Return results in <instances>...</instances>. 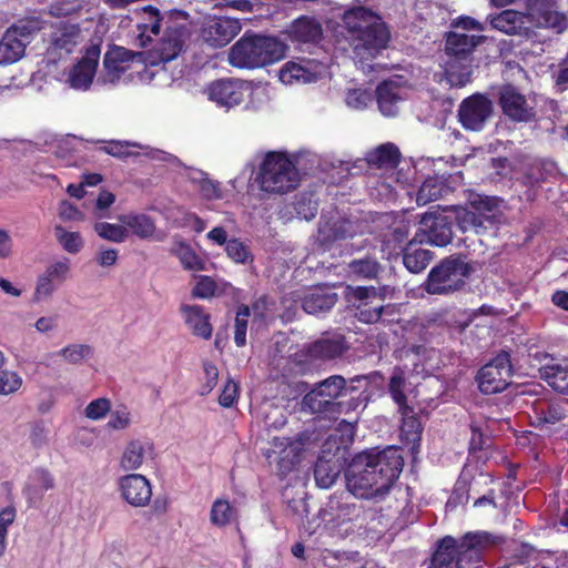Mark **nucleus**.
<instances>
[{
	"label": "nucleus",
	"instance_id": "f257e3e1",
	"mask_svg": "<svg viewBox=\"0 0 568 568\" xmlns=\"http://www.w3.org/2000/svg\"><path fill=\"white\" fill-rule=\"evenodd\" d=\"M404 458L399 448L388 446L356 454L345 469V481L349 493L357 498H384L399 477Z\"/></svg>",
	"mask_w": 568,
	"mask_h": 568
},
{
	"label": "nucleus",
	"instance_id": "f03ea898",
	"mask_svg": "<svg viewBox=\"0 0 568 568\" xmlns=\"http://www.w3.org/2000/svg\"><path fill=\"white\" fill-rule=\"evenodd\" d=\"M344 37L361 62L376 58L387 48L390 32L382 18L365 7H354L343 14Z\"/></svg>",
	"mask_w": 568,
	"mask_h": 568
},
{
	"label": "nucleus",
	"instance_id": "7ed1b4c3",
	"mask_svg": "<svg viewBox=\"0 0 568 568\" xmlns=\"http://www.w3.org/2000/svg\"><path fill=\"white\" fill-rule=\"evenodd\" d=\"M365 379L366 377L363 375H356L348 381L342 375H331L316 383L305 394L302 399V409L322 418L337 419L341 415L338 409L343 407L338 399L358 389L357 386H353V383H359Z\"/></svg>",
	"mask_w": 568,
	"mask_h": 568
},
{
	"label": "nucleus",
	"instance_id": "20e7f679",
	"mask_svg": "<svg viewBox=\"0 0 568 568\" xmlns=\"http://www.w3.org/2000/svg\"><path fill=\"white\" fill-rule=\"evenodd\" d=\"M286 48L276 37L246 32L232 45L229 61L235 68L257 69L282 60Z\"/></svg>",
	"mask_w": 568,
	"mask_h": 568
},
{
	"label": "nucleus",
	"instance_id": "39448f33",
	"mask_svg": "<svg viewBox=\"0 0 568 568\" xmlns=\"http://www.w3.org/2000/svg\"><path fill=\"white\" fill-rule=\"evenodd\" d=\"M254 182L267 194H286L295 190L301 175L287 152L268 151L258 165Z\"/></svg>",
	"mask_w": 568,
	"mask_h": 568
},
{
	"label": "nucleus",
	"instance_id": "423d86ee",
	"mask_svg": "<svg viewBox=\"0 0 568 568\" xmlns=\"http://www.w3.org/2000/svg\"><path fill=\"white\" fill-rule=\"evenodd\" d=\"M351 298L356 311V317L364 324H390L398 321V307L385 304V296L375 286H356L351 291Z\"/></svg>",
	"mask_w": 568,
	"mask_h": 568
},
{
	"label": "nucleus",
	"instance_id": "0eeeda50",
	"mask_svg": "<svg viewBox=\"0 0 568 568\" xmlns=\"http://www.w3.org/2000/svg\"><path fill=\"white\" fill-rule=\"evenodd\" d=\"M423 288L430 295H448L462 290V254L447 256L435 265Z\"/></svg>",
	"mask_w": 568,
	"mask_h": 568
},
{
	"label": "nucleus",
	"instance_id": "6e6552de",
	"mask_svg": "<svg viewBox=\"0 0 568 568\" xmlns=\"http://www.w3.org/2000/svg\"><path fill=\"white\" fill-rule=\"evenodd\" d=\"M496 102L503 115L514 123H531L537 120L535 104L513 83L497 88Z\"/></svg>",
	"mask_w": 568,
	"mask_h": 568
},
{
	"label": "nucleus",
	"instance_id": "1a4fd4ad",
	"mask_svg": "<svg viewBox=\"0 0 568 568\" xmlns=\"http://www.w3.org/2000/svg\"><path fill=\"white\" fill-rule=\"evenodd\" d=\"M346 448L328 438L322 446L321 454L314 465V478L318 487L329 488L345 469Z\"/></svg>",
	"mask_w": 568,
	"mask_h": 568
},
{
	"label": "nucleus",
	"instance_id": "9d476101",
	"mask_svg": "<svg viewBox=\"0 0 568 568\" xmlns=\"http://www.w3.org/2000/svg\"><path fill=\"white\" fill-rule=\"evenodd\" d=\"M513 377L510 355L500 351L489 363L484 365L476 375L479 390L486 395L504 392Z\"/></svg>",
	"mask_w": 568,
	"mask_h": 568
},
{
	"label": "nucleus",
	"instance_id": "9b49d317",
	"mask_svg": "<svg viewBox=\"0 0 568 568\" xmlns=\"http://www.w3.org/2000/svg\"><path fill=\"white\" fill-rule=\"evenodd\" d=\"M283 34L296 50L311 51L324 40V28L316 17L302 14L292 20Z\"/></svg>",
	"mask_w": 568,
	"mask_h": 568
},
{
	"label": "nucleus",
	"instance_id": "f8f14e48",
	"mask_svg": "<svg viewBox=\"0 0 568 568\" xmlns=\"http://www.w3.org/2000/svg\"><path fill=\"white\" fill-rule=\"evenodd\" d=\"M270 444L271 448L266 450L265 457L270 464H275L280 479H284L301 463L303 443L285 437H273Z\"/></svg>",
	"mask_w": 568,
	"mask_h": 568
},
{
	"label": "nucleus",
	"instance_id": "ddd939ff",
	"mask_svg": "<svg viewBox=\"0 0 568 568\" xmlns=\"http://www.w3.org/2000/svg\"><path fill=\"white\" fill-rule=\"evenodd\" d=\"M183 21L170 16L165 21V30L163 37L152 48L151 55L158 59V62H169L175 59L183 49L185 39L189 36V28Z\"/></svg>",
	"mask_w": 568,
	"mask_h": 568
},
{
	"label": "nucleus",
	"instance_id": "4468645a",
	"mask_svg": "<svg viewBox=\"0 0 568 568\" xmlns=\"http://www.w3.org/2000/svg\"><path fill=\"white\" fill-rule=\"evenodd\" d=\"M444 55L443 71L434 74L435 81L447 88L462 87V34H446Z\"/></svg>",
	"mask_w": 568,
	"mask_h": 568
},
{
	"label": "nucleus",
	"instance_id": "2eb2a0df",
	"mask_svg": "<svg viewBox=\"0 0 568 568\" xmlns=\"http://www.w3.org/2000/svg\"><path fill=\"white\" fill-rule=\"evenodd\" d=\"M417 241L435 246H446L453 239V222L440 213L427 212L420 219Z\"/></svg>",
	"mask_w": 568,
	"mask_h": 568
},
{
	"label": "nucleus",
	"instance_id": "dca6fc26",
	"mask_svg": "<svg viewBox=\"0 0 568 568\" xmlns=\"http://www.w3.org/2000/svg\"><path fill=\"white\" fill-rule=\"evenodd\" d=\"M348 349L347 341L341 333H323L317 339L306 344L301 355L311 361H333Z\"/></svg>",
	"mask_w": 568,
	"mask_h": 568
},
{
	"label": "nucleus",
	"instance_id": "f3484780",
	"mask_svg": "<svg viewBox=\"0 0 568 568\" xmlns=\"http://www.w3.org/2000/svg\"><path fill=\"white\" fill-rule=\"evenodd\" d=\"M119 490L123 500L132 507H145L152 497L149 479L141 474H128L119 479Z\"/></svg>",
	"mask_w": 568,
	"mask_h": 568
},
{
	"label": "nucleus",
	"instance_id": "a211bd4d",
	"mask_svg": "<svg viewBox=\"0 0 568 568\" xmlns=\"http://www.w3.org/2000/svg\"><path fill=\"white\" fill-rule=\"evenodd\" d=\"M499 542V537L488 531H468L464 534V564L468 568H480L486 551Z\"/></svg>",
	"mask_w": 568,
	"mask_h": 568
},
{
	"label": "nucleus",
	"instance_id": "6ab92c4d",
	"mask_svg": "<svg viewBox=\"0 0 568 568\" xmlns=\"http://www.w3.org/2000/svg\"><path fill=\"white\" fill-rule=\"evenodd\" d=\"M529 16L537 28L552 29L558 33L567 28V18L557 10L554 0H535L529 6Z\"/></svg>",
	"mask_w": 568,
	"mask_h": 568
},
{
	"label": "nucleus",
	"instance_id": "aec40b11",
	"mask_svg": "<svg viewBox=\"0 0 568 568\" xmlns=\"http://www.w3.org/2000/svg\"><path fill=\"white\" fill-rule=\"evenodd\" d=\"M241 31L239 20L220 17L210 20L202 30L204 41L214 48L229 44Z\"/></svg>",
	"mask_w": 568,
	"mask_h": 568
},
{
	"label": "nucleus",
	"instance_id": "412c9836",
	"mask_svg": "<svg viewBox=\"0 0 568 568\" xmlns=\"http://www.w3.org/2000/svg\"><path fill=\"white\" fill-rule=\"evenodd\" d=\"M206 93L211 101L226 109L241 104L244 99L242 83L230 79H220L212 82L207 87Z\"/></svg>",
	"mask_w": 568,
	"mask_h": 568
},
{
	"label": "nucleus",
	"instance_id": "4be33fe9",
	"mask_svg": "<svg viewBox=\"0 0 568 568\" xmlns=\"http://www.w3.org/2000/svg\"><path fill=\"white\" fill-rule=\"evenodd\" d=\"M493 112L491 101L483 94L464 99V129L478 131Z\"/></svg>",
	"mask_w": 568,
	"mask_h": 568
},
{
	"label": "nucleus",
	"instance_id": "5701e85b",
	"mask_svg": "<svg viewBox=\"0 0 568 568\" xmlns=\"http://www.w3.org/2000/svg\"><path fill=\"white\" fill-rule=\"evenodd\" d=\"M100 58V48L91 47L85 55L72 68L69 74L70 85L74 89L87 90L95 75Z\"/></svg>",
	"mask_w": 568,
	"mask_h": 568
},
{
	"label": "nucleus",
	"instance_id": "b1692460",
	"mask_svg": "<svg viewBox=\"0 0 568 568\" xmlns=\"http://www.w3.org/2000/svg\"><path fill=\"white\" fill-rule=\"evenodd\" d=\"M180 313L184 318V323L191 333L205 341L212 337L213 326L211 324V314L207 313L204 306L199 304H182Z\"/></svg>",
	"mask_w": 568,
	"mask_h": 568
},
{
	"label": "nucleus",
	"instance_id": "393cba45",
	"mask_svg": "<svg viewBox=\"0 0 568 568\" xmlns=\"http://www.w3.org/2000/svg\"><path fill=\"white\" fill-rule=\"evenodd\" d=\"M462 550L452 536L437 540L429 559L428 568H459Z\"/></svg>",
	"mask_w": 568,
	"mask_h": 568
},
{
	"label": "nucleus",
	"instance_id": "a878e982",
	"mask_svg": "<svg viewBox=\"0 0 568 568\" xmlns=\"http://www.w3.org/2000/svg\"><path fill=\"white\" fill-rule=\"evenodd\" d=\"M426 242L417 241V234L406 243L402 250V261L405 268L412 274L424 272L434 258V252L423 248L420 245Z\"/></svg>",
	"mask_w": 568,
	"mask_h": 568
},
{
	"label": "nucleus",
	"instance_id": "bb28decb",
	"mask_svg": "<svg viewBox=\"0 0 568 568\" xmlns=\"http://www.w3.org/2000/svg\"><path fill=\"white\" fill-rule=\"evenodd\" d=\"M163 17L156 7L145 6L140 13V21L136 23L138 40L141 48H148L152 42V36L161 32Z\"/></svg>",
	"mask_w": 568,
	"mask_h": 568
},
{
	"label": "nucleus",
	"instance_id": "cd10ccee",
	"mask_svg": "<svg viewBox=\"0 0 568 568\" xmlns=\"http://www.w3.org/2000/svg\"><path fill=\"white\" fill-rule=\"evenodd\" d=\"M501 202L503 200L498 196H488L469 192L467 203L473 212H469L464 207V223L473 221L475 214L486 219L495 216V213L499 210Z\"/></svg>",
	"mask_w": 568,
	"mask_h": 568
},
{
	"label": "nucleus",
	"instance_id": "c85d7f7f",
	"mask_svg": "<svg viewBox=\"0 0 568 568\" xmlns=\"http://www.w3.org/2000/svg\"><path fill=\"white\" fill-rule=\"evenodd\" d=\"M336 302V293L317 287L304 295L302 307L308 314L318 315L332 310Z\"/></svg>",
	"mask_w": 568,
	"mask_h": 568
},
{
	"label": "nucleus",
	"instance_id": "c756f323",
	"mask_svg": "<svg viewBox=\"0 0 568 568\" xmlns=\"http://www.w3.org/2000/svg\"><path fill=\"white\" fill-rule=\"evenodd\" d=\"M452 192L453 189L444 176H428L418 189L416 202L418 205H426L448 195Z\"/></svg>",
	"mask_w": 568,
	"mask_h": 568
},
{
	"label": "nucleus",
	"instance_id": "7c9ffc66",
	"mask_svg": "<svg viewBox=\"0 0 568 568\" xmlns=\"http://www.w3.org/2000/svg\"><path fill=\"white\" fill-rule=\"evenodd\" d=\"M566 400H538L532 406L537 425H554L566 417Z\"/></svg>",
	"mask_w": 568,
	"mask_h": 568
},
{
	"label": "nucleus",
	"instance_id": "2f4dec72",
	"mask_svg": "<svg viewBox=\"0 0 568 568\" xmlns=\"http://www.w3.org/2000/svg\"><path fill=\"white\" fill-rule=\"evenodd\" d=\"M135 54L123 47L112 45L103 58V67L109 77L119 79L125 72L128 63L133 61Z\"/></svg>",
	"mask_w": 568,
	"mask_h": 568
},
{
	"label": "nucleus",
	"instance_id": "473e14b6",
	"mask_svg": "<svg viewBox=\"0 0 568 568\" xmlns=\"http://www.w3.org/2000/svg\"><path fill=\"white\" fill-rule=\"evenodd\" d=\"M311 65V61H288L280 71V80L285 84L315 82L318 75L312 70Z\"/></svg>",
	"mask_w": 568,
	"mask_h": 568
},
{
	"label": "nucleus",
	"instance_id": "72a5a7b5",
	"mask_svg": "<svg viewBox=\"0 0 568 568\" xmlns=\"http://www.w3.org/2000/svg\"><path fill=\"white\" fill-rule=\"evenodd\" d=\"M376 100L381 112L386 116H394L398 112V85L393 81H383L376 88Z\"/></svg>",
	"mask_w": 568,
	"mask_h": 568
},
{
	"label": "nucleus",
	"instance_id": "f704fd0d",
	"mask_svg": "<svg viewBox=\"0 0 568 568\" xmlns=\"http://www.w3.org/2000/svg\"><path fill=\"white\" fill-rule=\"evenodd\" d=\"M541 378L557 393L568 395V364H547L539 369Z\"/></svg>",
	"mask_w": 568,
	"mask_h": 568
},
{
	"label": "nucleus",
	"instance_id": "c9c22d12",
	"mask_svg": "<svg viewBox=\"0 0 568 568\" xmlns=\"http://www.w3.org/2000/svg\"><path fill=\"white\" fill-rule=\"evenodd\" d=\"M383 267L374 256L366 255L362 258H354L347 264L349 276L358 280H377Z\"/></svg>",
	"mask_w": 568,
	"mask_h": 568
},
{
	"label": "nucleus",
	"instance_id": "e433bc0d",
	"mask_svg": "<svg viewBox=\"0 0 568 568\" xmlns=\"http://www.w3.org/2000/svg\"><path fill=\"white\" fill-rule=\"evenodd\" d=\"M27 45L21 39L16 38L10 31H6L0 40V65L11 64L20 60Z\"/></svg>",
	"mask_w": 568,
	"mask_h": 568
},
{
	"label": "nucleus",
	"instance_id": "4c0bfd02",
	"mask_svg": "<svg viewBox=\"0 0 568 568\" xmlns=\"http://www.w3.org/2000/svg\"><path fill=\"white\" fill-rule=\"evenodd\" d=\"M367 162L377 168H396L400 162V152L395 144L385 143L367 154Z\"/></svg>",
	"mask_w": 568,
	"mask_h": 568
},
{
	"label": "nucleus",
	"instance_id": "58836bf2",
	"mask_svg": "<svg viewBox=\"0 0 568 568\" xmlns=\"http://www.w3.org/2000/svg\"><path fill=\"white\" fill-rule=\"evenodd\" d=\"M525 16L515 10H504L493 18L491 26L506 34H519L524 26Z\"/></svg>",
	"mask_w": 568,
	"mask_h": 568
},
{
	"label": "nucleus",
	"instance_id": "ea45409f",
	"mask_svg": "<svg viewBox=\"0 0 568 568\" xmlns=\"http://www.w3.org/2000/svg\"><path fill=\"white\" fill-rule=\"evenodd\" d=\"M43 28V21L39 17H28L24 19L18 20L7 30L10 31L16 38L21 39V41L28 45L34 39L37 33L41 31Z\"/></svg>",
	"mask_w": 568,
	"mask_h": 568
},
{
	"label": "nucleus",
	"instance_id": "a19ab883",
	"mask_svg": "<svg viewBox=\"0 0 568 568\" xmlns=\"http://www.w3.org/2000/svg\"><path fill=\"white\" fill-rule=\"evenodd\" d=\"M31 478L36 484L24 489V494L29 500L33 498L42 499L43 493L54 487V478L45 468H36Z\"/></svg>",
	"mask_w": 568,
	"mask_h": 568
},
{
	"label": "nucleus",
	"instance_id": "79ce46f5",
	"mask_svg": "<svg viewBox=\"0 0 568 568\" xmlns=\"http://www.w3.org/2000/svg\"><path fill=\"white\" fill-rule=\"evenodd\" d=\"M145 444L139 439L130 440L121 457V467L124 470H136L139 469L144 460Z\"/></svg>",
	"mask_w": 568,
	"mask_h": 568
},
{
	"label": "nucleus",
	"instance_id": "37998d69",
	"mask_svg": "<svg viewBox=\"0 0 568 568\" xmlns=\"http://www.w3.org/2000/svg\"><path fill=\"white\" fill-rule=\"evenodd\" d=\"M555 170V164L551 161L548 160H535L531 162L525 173H524V181L523 183L525 185H535L539 184L541 182H545L549 175L552 174Z\"/></svg>",
	"mask_w": 568,
	"mask_h": 568
},
{
	"label": "nucleus",
	"instance_id": "c03bdc74",
	"mask_svg": "<svg viewBox=\"0 0 568 568\" xmlns=\"http://www.w3.org/2000/svg\"><path fill=\"white\" fill-rule=\"evenodd\" d=\"M402 415L400 432L408 442H417L422 435V424L419 418L414 414L410 406L398 408Z\"/></svg>",
	"mask_w": 568,
	"mask_h": 568
},
{
	"label": "nucleus",
	"instance_id": "a18cd8bd",
	"mask_svg": "<svg viewBox=\"0 0 568 568\" xmlns=\"http://www.w3.org/2000/svg\"><path fill=\"white\" fill-rule=\"evenodd\" d=\"M236 518V509L229 500L219 498L214 500L210 511V520L213 525L225 527Z\"/></svg>",
	"mask_w": 568,
	"mask_h": 568
},
{
	"label": "nucleus",
	"instance_id": "49530a36",
	"mask_svg": "<svg viewBox=\"0 0 568 568\" xmlns=\"http://www.w3.org/2000/svg\"><path fill=\"white\" fill-rule=\"evenodd\" d=\"M174 254L180 260L185 270L203 271L205 270V261L199 256L195 251L186 243L180 242L174 248Z\"/></svg>",
	"mask_w": 568,
	"mask_h": 568
},
{
	"label": "nucleus",
	"instance_id": "de8ad7c7",
	"mask_svg": "<svg viewBox=\"0 0 568 568\" xmlns=\"http://www.w3.org/2000/svg\"><path fill=\"white\" fill-rule=\"evenodd\" d=\"M123 223L133 232V234L141 239L152 236L155 231L153 220L145 214L128 215L123 219Z\"/></svg>",
	"mask_w": 568,
	"mask_h": 568
},
{
	"label": "nucleus",
	"instance_id": "09e8293b",
	"mask_svg": "<svg viewBox=\"0 0 568 568\" xmlns=\"http://www.w3.org/2000/svg\"><path fill=\"white\" fill-rule=\"evenodd\" d=\"M250 316L251 308L248 305L241 304L237 306L234 321V343L237 347H244L246 345V332Z\"/></svg>",
	"mask_w": 568,
	"mask_h": 568
},
{
	"label": "nucleus",
	"instance_id": "8fccbe9b",
	"mask_svg": "<svg viewBox=\"0 0 568 568\" xmlns=\"http://www.w3.org/2000/svg\"><path fill=\"white\" fill-rule=\"evenodd\" d=\"M80 34V28L77 24H64L59 28L54 34L53 44L61 50L71 52L77 44V39Z\"/></svg>",
	"mask_w": 568,
	"mask_h": 568
},
{
	"label": "nucleus",
	"instance_id": "3c124183",
	"mask_svg": "<svg viewBox=\"0 0 568 568\" xmlns=\"http://www.w3.org/2000/svg\"><path fill=\"white\" fill-rule=\"evenodd\" d=\"M58 242L71 254L79 253L83 247V239L79 232L65 231L61 225L54 227Z\"/></svg>",
	"mask_w": 568,
	"mask_h": 568
},
{
	"label": "nucleus",
	"instance_id": "603ef678",
	"mask_svg": "<svg viewBox=\"0 0 568 568\" xmlns=\"http://www.w3.org/2000/svg\"><path fill=\"white\" fill-rule=\"evenodd\" d=\"M94 231L100 237L115 243H122L128 237V229L119 224L98 222L94 224Z\"/></svg>",
	"mask_w": 568,
	"mask_h": 568
},
{
	"label": "nucleus",
	"instance_id": "864d4df0",
	"mask_svg": "<svg viewBox=\"0 0 568 568\" xmlns=\"http://www.w3.org/2000/svg\"><path fill=\"white\" fill-rule=\"evenodd\" d=\"M217 284L215 280L207 275H200L191 291L193 298L209 300L216 294Z\"/></svg>",
	"mask_w": 568,
	"mask_h": 568
},
{
	"label": "nucleus",
	"instance_id": "5fc2aeb1",
	"mask_svg": "<svg viewBox=\"0 0 568 568\" xmlns=\"http://www.w3.org/2000/svg\"><path fill=\"white\" fill-rule=\"evenodd\" d=\"M405 378L402 372L394 373L389 379L388 392L398 408L406 407L407 397L405 394Z\"/></svg>",
	"mask_w": 568,
	"mask_h": 568
},
{
	"label": "nucleus",
	"instance_id": "6e6d98bb",
	"mask_svg": "<svg viewBox=\"0 0 568 568\" xmlns=\"http://www.w3.org/2000/svg\"><path fill=\"white\" fill-rule=\"evenodd\" d=\"M226 254L235 263H246L253 261V255L247 245L237 239H231L225 246Z\"/></svg>",
	"mask_w": 568,
	"mask_h": 568
},
{
	"label": "nucleus",
	"instance_id": "4d7b16f0",
	"mask_svg": "<svg viewBox=\"0 0 568 568\" xmlns=\"http://www.w3.org/2000/svg\"><path fill=\"white\" fill-rule=\"evenodd\" d=\"M22 386L21 376L9 369L0 368V395H10Z\"/></svg>",
	"mask_w": 568,
	"mask_h": 568
},
{
	"label": "nucleus",
	"instance_id": "13d9d810",
	"mask_svg": "<svg viewBox=\"0 0 568 568\" xmlns=\"http://www.w3.org/2000/svg\"><path fill=\"white\" fill-rule=\"evenodd\" d=\"M111 409V402L105 397L90 402L85 407V416L92 420L103 418Z\"/></svg>",
	"mask_w": 568,
	"mask_h": 568
},
{
	"label": "nucleus",
	"instance_id": "bf43d9fd",
	"mask_svg": "<svg viewBox=\"0 0 568 568\" xmlns=\"http://www.w3.org/2000/svg\"><path fill=\"white\" fill-rule=\"evenodd\" d=\"M272 306H274V302L270 300L266 295L258 297L256 301L252 303V307H250L254 314L255 321L266 322L267 320H272L273 316L271 314Z\"/></svg>",
	"mask_w": 568,
	"mask_h": 568
},
{
	"label": "nucleus",
	"instance_id": "052dcab7",
	"mask_svg": "<svg viewBox=\"0 0 568 568\" xmlns=\"http://www.w3.org/2000/svg\"><path fill=\"white\" fill-rule=\"evenodd\" d=\"M92 353V348L84 344H71L60 351L61 356L70 363H79Z\"/></svg>",
	"mask_w": 568,
	"mask_h": 568
},
{
	"label": "nucleus",
	"instance_id": "680f3d73",
	"mask_svg": "<svg viewBox=\"0 0 568 568\" xmlns=\"http://www.w3.org/2000/svg\"><path fill=\"white\" fill-rule=\"evenodd\" d=\"M16 509L8 506L0 511V556L6 551V539L8 535V527L14 521Z\"/></svg>",
	"mask_w": 568,
	"mask_h": 568
},
{
	"label": "nucleus",
	"instance_id": "e2e57ef3",
	"mask_svg": "<svg viewBox=\"0 0 568 568\" xmlns=\"http://www.w3.org/2000/svg\"><path fill=\"white\" fill-rule=\"evenodd\" d=\"M237 398H239L237 383H235L234 381H227L219 396V404L222 407L230 408L237 402Z\"/></svg>",
	"mask_w": 568,
	"mask_h": 568
},
{
	"label": "nucleus",
	"instance_id": "0e129e2a",
	"mask_svg": "<svg viewBox=\"0 0 568 568\" xmlns=\"http://www.w3.org/2000/svg\"><path fill=\"white\" fill-rule=\"evenodd\" d=\"M131 423L130 413L124 407L123 409H118L111 413L110 419L106 426L111 429H125L129 427Z\"/></svg>",
	"mask_w": 568,
	"mask_h": 568
},
{
	"label": "nucleus",
	"instance_id": "69168bd1",
	"mask_svg": "<svg viewBox=\"0 0 568 568\" xmlns=\"http://www.w3.org/2000/svg\"><path fill=\"white\" fill-rule=\"evenodd\" d=\"M369 100V94L361 89L348 91L346 102L349 106L355 109H364Z\"/></svg>",
	"mask_w": 568,
	"mask_h": 568
},
{
	"label": "nucleus",
	"instance_id": "338daca9",
	"mask_svg": "<svg viewBox=\"0 0 568 568\" xmlns=\"http://www.w3.org/2000/svg\"><path fill=\"white\" fill-rule=\"evenodd\" d=\"M53 291H54L53 278L48 276L47 273H43L42 275H40L38 278L36 292H34L36 300H40L42 296H49L53 293Z\"/></svg>",
	"mask_w": 568,
	"mask_h": 568
},
{
	"label": "nucleus",
	"instance_id": "774afa93",
	"mask_svg": "<svg viewBox=\"0 0 568 568\" xmlns=\"http://www.w3.org/2000/svg\"><path fill=\"white\" fill-rule=\"evenodd\" d=\"M60 217L64 221L82 220V212L68 201H62L60 205Z\"/></svg>",
	"mask_w": 568,
	"mask_h": 568
}]
</instances>
